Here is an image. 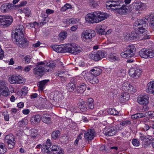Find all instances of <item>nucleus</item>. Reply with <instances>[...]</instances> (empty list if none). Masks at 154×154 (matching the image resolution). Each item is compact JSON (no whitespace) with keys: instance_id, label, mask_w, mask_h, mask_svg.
<instances>
[{"instance_id":"obj_1","label":"nucleus","mask_w":154,"mask_h":154,"mask_svg":"<svg viewBox=\"0 0 154 154\" xmlns=\"http://www.w3.org/2000/svg\"><path fill=\"white\" fill-rule=\"evenodd\" d=\"M55 66V64L52 61L38 62L36 67L33 69V72L35 75L41 76L45 72H52Z\"/></svg>"},{"instance_id":"obj_9","label":"nucleus","mask_w":154,"mask_h":154,"mask_svg":"<svg viewBox=\"0 0 154 154\" xmlns=\"http://www.w3.org/2000/svg\"><path fill=\"white\" fill-rule=\"evenodd\" d=\"M139 54L143 58H152L154 57V51L151 49H143L139 51Z\"/></svg>"},{"instance_id":"obj_22","label":"nucleus","mask_w":154,"mask_h":154,"mask_svg":"<svg viewBox=\"0 0 154 154\" xmlns=\"http://www.w3.org/2000/svg\"><path fill=\"white\" fill-rule=\"evenodd\" d=\"M137 36V33L133 31L129 33H125L123 34L124 39L127 40L135 39Z\"/></svg>"},{"instance_id":"obj_38","label":"nucleus","mask_w":154,"mask_h":154,"mask_svg":"<svg viewBox=\"0 0 154 154\" xmlns=\"http://www.w3.org/2000/svg\"><path fill=\"white\" fill-rule=\"evenodd\" d=\"M42 118V120L44 122L46 123H50L51 118L50 116L48 114H44Z\"/></svg>"},{"instance_id":"obj_33","label":"nucleus","mask_w":154,"mask_h":154,"mask_svg":"<svg viewBox=\"0 0 154 154\" xmlns=\"http://www.w3.org/2000/svg\"><path fill=\"white\" fill-rule=\"evenodd\" d=\"M78 105L81 111H84L87 110V109L85 106L84 102L83 100L82 99H79L78 101Z\"/></svg>"},{"instance_id":"obj_3","label":"nucleus","mask_w":154,"mask_h":154,"mask_svg":"<svg viewBox=\"0 0 154 154\" xmlns=\"http://www.w3.org/2000/svg\"><path fill=\"white\" fill-rule=\"evenodd\" d=\"M149 19V16H146L144 19L137 20L134 23L133 26L134 28L139 26L138 29V31L142 34V37L143 39H146L149 38V35H147V31L145 28L148 27V25L146 23L148 20Z\"/></svg>"},{"instance_id":"obj_23","label":"nucleus","mask_w":154,"mask_h":154,"mask_svg":"<svg viewBox=\"0 0 154 154\" xmlns=\"http://www.w3.org/2000/svg\"><path fill=\"white\" fill-rule=\"evenodd\" d=\"M71 53L74 54H76L82 51V48L77 45L72 44L71 48Z\"/></svg>"},{"instance_id":"obj_40","label":"nucleus","mask_w":154,"mask_h":154,"mask_svg":"<svg viewBox=\"0 0 154 154\" xmlns=\"http://www.w3.org/2000/svg\"><path fill=\"white\" fill-rule=\"evenodd\" d=\"M67 87L68 91L72 92L75 88V85L73 82H70L68 84Z\"/></svg>"},{"instance_id":"obj_36","label":"nucleus","mask_w":154,"mask_h":154,"mask_svg":"<svg viewBox=\"0 0 154 154\" xmlns=\"http://www.w3.org/2000/svg\"><path fill=\"white\" fill-rule=\"evenodd\" d=\"M1 89L2 95L7 97L10 94L8 88L6 86H5L3 88H0Z\"/></svg>"},{"instance_id":"obj_2","label":"nucleus","mask_w":154,"mask_h":154,"mask_svg":"<svg viewBox=\"0 0 154 154\" xmlns=\"http://www.w3.org/2000/svg\"><path fill=\"white\" fill-rule=\"evenodd\" d=\"M24 28L23 25H18L15 30L13 37L14 41L20 47H25L28 45V42L24 37Z\"/></svg>"},{"instance_id":"obj_6","label":"nucleus","mask_w":154,"mask_h":154,"mask_svg":"<svg viewBox=\"0 0 154 154\" xmlns=\"http://www.w3.org/2000/svg\"><path fill=\"white\" fill-rule=\"evenodd\" d=\"M135 52V48L133 45H129L127 46L126 50L120 54L122 57L123 58H129L133 57Z\"/></svg>"},{"instance_id":"obj_16","label":"nucleus","mask_w":154,"mask_h":154,"mask_svg":"<svg viewBox=\"0 0 154 154\" xmlns=\"http://www.w3.org/2000/svg\"><path fill=\"white\" fill-rule=\"evenodd\" d=\"M96 11L88 14L85 17L86 21L89 23H97Z\"/></svg>"},{"instance_id":"obj_48","label":"nucleus","mask_w":154,"mask_h":154,"mask_svg":"<svg viewBox=\"0 0 154 154\" xmlns=\"http://www.w3.org/2000/svg\"><path fill=\"white\" fill-rule=\"evenodd\" d=\"M25 14L26 16L28 17L31 15V11L28 8H24L22 11Z\"/></svg>"},{"instance_id":"obj_25","label":"nucleus","mask_w":154,"mask_h":154,"mask_svg":"<svg viewBox=\"0 0 154 154\" xmlns=\"http://www.w3.org/2000/svg\"><path fill=\"white\" fill-rule=\"evenodd\" d=\"M130 98L129 94L125 92L122 93L119 98V100L121 103H124L128 100Z\"/></svg>"},{"instance_id":"obj_42","label":"nucleus","mask_w":154,"mask_h":154,"mask_svg":"<svg viewBox=\"0 0 154 154\" xmlns=\"http://www.w3.org/2000/svg\"><path fill=\"white\" fill-rule=\"evenodd\" d=\"M87 104L90 109H93L94 107V104L93 99L91 98L88 99L87 102Z\"/></svg>"},{"instance_id":"obj_4","label":"nucleus","mask_w":154,"mask_h":154,"mask_svg":"<svg viewBox=\"0 0 154 154\" xmlns=\"http://www.w3.org/2000/svg\"><path fill=\"white\" fill-rule=\"evenodd\" d=\"M42 151L44 153L49 154H64L62 148L56 145H52L50 140L48 139L42 146Z\"/></svg>"},{"instance_id":"obj_59","label":"nucleus","mask_w":154,"mask_h":154,"mask_svg":"<svg viewBox=\"0 0 154 154\" xmlns=\"http://www.w3.org/2000/svg\"><path fill=\"white\" fill-rule=\"evenodd\" d=\"M26 63H29L31 61V57L27 55L24 58Z\"/></svg>"},{"instance_id":"obj_19","label":"nucleus","mask_w":154,"mask_h":154,"mask_svg":"<svg viewBox=\"0 0 154 154\" xmlns=\"http://www.w3.org/2000/svg\"><path fill=\"white\" fill-rule=\"evenodd\" d=\"M51 97L53 100L56 101H59L63 98V95L62 93L58 91L52 92L51 95Z\"/></svg>"},{"instance_id":"obj_7","label":"nucleus","mask_w":154,"mask_h":154,"mask_svg":"<svg viewBox=\"0 0 154 154\" xmlns=\"http://www.w3.org/2000/svg\"><path fill=\"white\" fill-rule=\"evenodd\" d=\"M95 32L91 29L85 30L82 33V39L85 41L90 40L96 35Z\"/></svg>"},{"instance_id":"obj_46","label":"nucleus","mask_w":154,"mask_h":154,"mask_svg":"<svg viewBox=\"0 0 154 154\" xmlns=\"http://www.w3.org/2000/svg\"><path fill=\"white\" fill-rule=\"evenodd\" d=\"M109 113L113 115H118L119 112L114 108H111L108 110Z\"/></svg>"},{"instance_id":"obj_45","label":"nucleus","mask_w":154,"mask_h":154,"mask_svg":"<svg viewBox=\"0 0 154 154\" xmlns=\"http://www.w3.org/2000/svg\"><path fill=\"white\" fill-rule=\"evenodd\" d=\"M117 10L118 12L121 14H125L127 12L125 6L121 7Z\"/></svg>"},{"instance_id":"obj_21","label":"nucleus","mask_w":154,"mask_h":154,"mask_svg":"<svg viewBox=\"0 0 154 154\" xmlns=\"http://www.w3.org/2000/svg\"><path fill=\"white\" fill-rule=\"evenodd\" d=\"M97 19V23L105 20L108 17L106 13L99 11H96Z\"/></svg>"},{"instance_id":"obj_41","label":"nucleus","mask_w":154,"mask_h":154,"mask_svg":"<svg viewBox=\"0 0 154 154\" xmlns=\"http://www.w3.org/2000/svg\"><path fill=\"white\" fill-rule=\"evenodd\" d=\"M60 132L58 130L53 131L51 134V137L54 140L57 139L60 136Z\"/></svg>"},{"instance_id":"obj_20","label":"nucleus","mask_w":154,"mask_h":154,"mask_svg":"<svg viewBox=\"0 0 154 154\" xmlns=\"http://www.w3.org/2000/svg\"><path fill=\"white\" fill-rule=\"evenodd\" d=\"M95 136V132L94 129L88 130L85 133V138L88 141L92 140Z\"/></svg>"},{"instance_id":"obj_27","label":"nucleus","mask_w":154,"mask_h":154,"mask_svg":"<svg viewBox=\"0 0 154 154\" xmlns=\"http://www.w3.org/2000/svg\"><path fill=\"white\" fill-rule=\"evenodd\" d=\"M109 60L111 62L116 61H119L120 60V58L115 53H110L108 56Z\"/></svg>"},{"instance_id":"obj_30","label":"nucleus","mask_w":154,"mask_h":154,"mask_svg":"<svg viewBox=\"0 0 154 154\" xmlns=\"http://www.w3.org/2000/svg\"><path fill=\"white\" fill-rule=\"evenodd\" d=\"M53 50L58 53L63 52V44L60 45H53L51 46Z\"/></svg>"},{"instance_id":"obj_64","label":"nucleus","mask_w":154,"mask_h":154,"mask_svg":"<svg viewBox=\"0 0 154 154\" xmlns=\"http://www.w3.org/2000/svg\"><path fill=\"white\" fill-rule=\"evenodd\" d=\"M145 142H148L152 140V137L151 136L149 135L146 136Z\"/></svg>"},{"instance_id":"obj_53","label":"nucleus","mask_w":154,"mask_h":154,"mask_svg":"<svg viewBox=\"0 0 154 154\" xmlns=\"http://www.w3.org/2000/svg\"><path fill=\"white\" fill-rule=\"evenodd\" d=\"M67 33L65 32H61L59 34V37L61 40L65 39L67 36Z\"/></svg>"},{"instance_id":"obj_61","label":"nucleus","mask_w":154,"mask_h":154,"mask_svg":"<svg viewBox=\"0 0 154 154\" xmlns=\"http://www.w3.org/2000/svg\"><path fill=\"white\" fill-rule=\"evenodd\" d=\"M69 22L70 23L75 24L78 22V21L75 18H72L69 20Z\"/></svg>"},{"instance_id":"obj_18","label":"nucleus","mask_w":154,"mask_h":154,"mask_svg":"<svg viewBox=\"0 0 154 154\" xmlns=\"http://www.w3.org/2000/svg\"><path fill=\"white\" fill-rule=\"evenodd\" d=\"M133 8L137 11L144 10L146 8V5L141 2H138L133 4Z\"/></svg>"},{"instance_id":"obj_52","label":"nucleus","mask_w":154,"mask_h":154,"mask_svg":"<svg viewBox=\"0 0 154 154\" xmlns=\"http://www.w3.org/2000/svg\"><path fill=\"white\" fill-rule=\"evenodd\" d=\"M18 79H17V83L21 84L24 82V79L21 76L18 75L17 76Z\"/></svg>"},{"instance_id":"obj_12","label":"nucleus","mask_w":154,"mask_h":154,"mask_svg":"<svg viewBox=\"0 0 154 154\" xmlns=\"http://www.w3.org/2000/svg\"><path fill=\"white\" fill-rule=\"evenodd\" d=\"M122 89L125 93L132 94L136 91V90L131 85L127 82H124L122 85Z\"/></svg>"},{"instance_id":"obj_58","label":"nucleus","mask_w":154,"mask_h":154,"mask_svg":"<svg viewBox=\"0 0 154 154\" xmlns=\"http://www.w3.org/2000/svg\"><path fill=\"white\" fill-rule=\"evenodd\" d=\"M131 123V122L129 120H126L121 122L120 125H121L125 126L127 125H130Z\"/></svg>"},{"instance_id":"obj_50","label":"nucleus","mask_w":154,"mask_h":154,"mask_svg":"<svg viewBox=\"0 0 154 154\" xmlns=\"http://www.w3.org/2000/svg\"><path fill=\"white\" fill-rule=\"evenodd\" d=\"M89 5L94 8H96L98 5V3L94 0H90Z\"/></svg>"},{"instance_id":"obj_5","label":"nucleus","mask_w":154,"mask_h":154,"mask_svg":"<svg viewBox=\"0 0 154 154\" xmlns=\"http://www.w3.org/2000/svg\"><path fill=\"white\" fill-rule=\"evenodd\" d=\"M13 21L12 17L9 15H0V26L7 27L11 25Z\"/></svg>"},{"instance_id":"obj_31","label":"nucleus","mask_w":154,"mask_h":154,"mask_svg":"<svg viewBox=\"0 0 154 154\" xmlns=\"http://www.w3.org/2000/svg\"><path fill=\"white\" fill-rule=\"evenodd\" d=\"M86 88V86L85 84L84 83L80 84L77 86L76 89L78 92L81 94L83 93L85 90Z\"/></svg>"},{"instance_id":"obj_11","label":"nucleus","mask_w":154,"mask_h":154,"mask_svg":"<svg viewBox=\"0 0 154 154\" xmlns=\"http://www.w3.org/2000/svg\"><path fill=\"white\" fill-rule=\"evenodd\" d=\"M118 129L115 127L109 126L106 127L104 129L103 134L106 136H111L117 133Z\"/></svg>"},{"instance_id":"obj_37","label":"nucleus","mask_w":154,"mask_h":154,"mask_svg":"<svg viewBox=\"0 0 154 154\" xmlns=\"http://www.w3.org/2000/svg\"><path fill=\"white\" fill-rule=\"evenodd\" d=\"M146 116V113H139L132 115L131 118L132 119H137L145 117Z\"/></svg>"},{"instance_id":"obj_47","label":"nucleus","mask_w":154,"mask_h":154,"mask_svg":"<svg viewBox=\"0 0 154 154\" xmlns=\"http://www.w3.org/2000/svg\"><path fill=\"white\" fill-rule=\"evenodd\" d=\"M37 134V131L35 129H32L30 131V136L31 137L35 138Z\"/></svg>"},{"instance_id":"obj_14","label":"nucleus","mask_w":154,"mask_h":154,"mask_svg":"<svg viewBox=\"0 0 154 154\" xmlns=\"http://www.w3.org/2000/svg\"><path fill=\"white\" fill-rule=\"evenodd\" d=\"M111 2H113L114 3L113 4H110V2H108L106 3V7L108 9L117 10L121 7V5H122V2L120 1H112Z\"/></svg>"},{"instance_id":"obj_34","label":"nucleus","mask_w":154,"mask_h":154,"mask_svg":"<svg viewBox=\"0 0 154 154\" xmlns=\"http://www.w3.org/2000/svg\"><path fill=\"white\" fill-rule=\"evenodd\" d=\"M49 81V80H45L39 82L38 84L39 89L41 91H42L46 85V83Z\"/></svg>"},{"instance_id":"obj_15","label":"nucleus","mask_w":154,"mask_h":154,"mask_svg":"<svg viewBox=\"0 0 154 154\" xmlns=\"http://www.w3.org/2000/svg\"><path fill=\"white\" fill-rule=\"evenodd\" d=\"M142 71L138 68H131L129 70V74L130 76L135 79H137L141 75Z\"/></svg>"},{"instance_id":"obj_60","label":"nucleus","mask_w":154,"mask_h":154,"mask_svg":"<svg viewBox=\"0 0 154 154\" xmlns=\"http://www.w3.org/2000/svg\"><path fill=\"white\" fill-rule=\"evenodd\" d=\"M4 57V52L1 48L0 45V60H2Z\"/></svg>"},{"instance_id":"obj_26","label":"nucleus","mask_w":154,"mask_h":154,"mask_svg":"<svg viewBox=\"0 0 154 154\" xmlns=\"http://www.w3.org/2000/svg\"><path fill=\"white\" fill-rule=\"evenodd\" d=\"M42 118L41 116L39 115L33 116L31 118L30 122L32 125H35L39 122Z\"/></svg>"},{"instance_id":"obj_43","label":"nucleus","mask_w":154,"mask_h":154,"mask_svg":"<svg viewBox=\"0 0 154 154\" xmlns=\"http://www.w3.org/2000/svg\"><path fill=\"white\" fill-rule=\"evenodd\" d=\"M28 123V121L26 119H23L21 121H20L18 122L19 125L20 127H22L26 125Z\"/></svg>"},{"instance_id":"obj_32","label":"nucleus","mask_w":154,"mask_h":154,"mask_svg":"<svg viewBox=\"0 0 154 154\" xmlns=\"http://www.w3.org/2000/svg\"><path fill=\"white\" fill-rule=\"evenodd\" d=\"M91 71L92 72L91 73L97 76L100 75L102 73V71L100 68L97 67H94L91 70Z\"/></svg>"},{"instance_id":"obj_17","label":"nucleus","mask_w":154,"mask_h":154,"mask_svg":"<svg viewBox=\"0 0 154 154\" xmlns=\"http://www.w3.org/2000/svg\"><path fill=\"white\" fill-rule=\"evenodd\" d=\"M149 97L147 94L140 95L137 98L138 103L141 105L146 106L149 103Z\"/></svg>"},{"instance_id":"obj_51","label":"nucleus","mask_w":154,"mask_h":154,"mask_svg":"<svg viewBox=\"0 0 154 154\" xmlns=\"http://www.w3.org/2000/svg\"><path fill=\"white\" fill-rule=\"evenodd\" d=\"M117 75L119 77H122L125 74L124 70L123 69H119L117 72Z\"/></svg>"},{"instance_id":"obj_39","label":"nucleus","mask_w":154,"mask_h":154,"mask_svg":"<svg viewBox=\"0 0 154 154\" xmlns=\"http://www.w3.org/2000/svg\"><path fill=\"white\" fill-rule=\"evenodd\" d=\"M147 16H149L150 19L149 26L152 29H154V15H150Z\"/></svg>"},{"instance_id":"obj_29","label":"nucleus","mask_w":154,"mask_h":154,"mask_svg":"<svg viewBox=\"0 0 154 154\" xmlns=\"http://www.w3.org/2000/svg\"><path fill=\"white\" fill-rule=\"evenodd\" d=\"M106 26L105 25H99L97 27V32L101 35H105L106 34Z\"/></svg>"},{"instance_id":"obj_55","label":"nucleus","mask_w":154,"mask_h":154,"mask_svg":"<svg viewBox=\"0 0 154 154\" xmlns=\"http://www.w3.org/2000/svg\"><path fill=\"white\" fill-rule=\"evenodd\" d=\"M6 148L3 145L0 144V154H3L6 152Z\"/></svg>"},{"instance_id":"obj_8","label":"nucleus","mask_w":154,"mask_h":154,"mask_svg":"<svg viewBox=\"0 0 154 154\" xmlns=\"http://www.w3.org/2000/svg\"><path fill=\"white\" fill-rule=\"evenodd\" d=\"M82 74L86 81L89 82L91 84H95L99 82L97 77L91 73L83 72Z\"/></svg>"},{"instance_id":"obj_56","label":"nucleus","mask_w":154,"mask_h":154,"mask_svg":"<svg viewBox=\"0 0 154 154\" xmlns=\"http://www.w3.org/2000/svg\"><path fill=\"white\" fill-rule=\"evenodd\" d=\"M3 115L4 116L5 120L7 121H8L9 119V116L8 112H4Z\"/></svg>"},{"instance_id":"obj_57","label":"nucleus","mask_w":154,"mask_h":154,"mask_svg":"<svg viewBox=\"0 0 154 154\" xmlns=\"http://www.w3.org/2000/svg\"><path fill=\"white\" fill-rule=\"evenodd\" d=\"M132 143L134 146H139L140 143L137 139H133L132 141Z\"/></svg>"},{"instance_id":"obj_24","label":"nucleus","mask_w":154,"mask_h":154,"mask_svg":"<svg viewBox=\"0 0 154 154\" xmlns=\"http://www.w3.org/2000/svg\"><path fill=\"white\" fill-rule=\"evenodd\" d=\"M147 92L154 95V81H151L147 85Z\"/></svg>"},{"instance_id":"obj_62","label":"nucleus","mask_w":154,"mask_h":154,"mask_svg":"<svg viewBox=\"0 0 154 154\" xmlns=\"http://www.w3.org/2000/svg\"><path fill=\"white\" fill-rule=\"evenodd\" d=\"M6 83L5 81L3 80H0V88H3L6 86Z\"/></svg>"},{"instance_id":"obj_10","label":"nucleus","mask_w":154,"mask_h":154,"mask_svg":"<svg viewBox=\"0 0 154 154\" xmlns=\"http://www.w3.org/2000/svg\"><path fill=\"white\" fill-rule=\"evenodd\" d=\"M106 55V53L102 51H98L97 52L94 54H91L89 55V58L96 61H98Z\"/></svg>"},{"instance_id":"obj_54","label":"nucleus","mask_w":154,"mask_h":154,"mask_svg":"<svg viewBox=\"0 0 154 154\" xmlns=\"http://www.w3.org/2000/svg\"><path fill=\"white\" fill-rule=\"evenodd\" d=\"M60 140L63 143L67 142L68 141V138L66 135H64L61 137Z\"/></svg>"},{"instance_id":"obj_35","label":"nucleus","mask_w":154,"mask_h":154,"mask_svg":"<svg viewBox=\"0 0 154 154\" xmlns=\"http://www.w3.org/2000/svg\"><path fill=\"white\" fill-rule=\"evenodd\" d=\"M72 44H63V52H69L71 53Z\"/></svg>"},{"instance_id":"obj_28","label":"nucleus","mask_w":154,"mask_h":154,"mask_svg":"<svg viewBox=\"0 0 154 154\" xmlns=\"http://www.w3.org/2000/svg\"><path fill=\"white\" fill-rule=\"evenodd\" d=\"M12 7V5L11 4L9 3H5L1 6L0 9L2 12H6L9 11Z\"/></svg>"},{"instance_id":"obj_44","label":"nucleus","mask_w":154,"mask_h":154,"mask_svg":"<svg viewBox=\"0 0 154 154\" xmlns=\"http://www.w3.org/2000/svg\"><path fill=\"white\" fill-rule=\"evenodd\" d=\"M17 79H18L16 75H13L9 78V81L11 84L17 83Z\"/></svg>"},{"instance_id":"obj_13","label":"nucleus","mask_w":154,"mask_h":154,"mask_svg":"<svg viewBox=\"0 0 154 154\" xmlns=\"http://www.w3.org/2000/svg\"><path fill=\"white\" fill-rule=\"evenodd\" d=\"M5 141L7 144L8 148L11 149L14 147L15 141L13 135L11 134L7 135L5 137Z\"/></svg>"},{"instance_id":"obj_49","label":"nucleus","mask_w":154,"mask_h":154,"mask_svg":"<svg viewBox=\"0 0 154 154\" xmlns=\"http://www.w3.org/2000/svg\"><path fill=\"white\" fill-rule=\"evenodd\" d=\"M71 8L72 6L71 5L67 3L62 8L61 11H66L67 9Z\"/></svg>"},{"instance_id":"obj_63","label":"nucleus","mask_w":154,"mask_h":154,"mask_svg":"<svg viewBox=\"0 0 154 154\" xmlns=\"http://www.w3.org/2000/svg\"><path fill=\"white\" fill-rule=\"evenodd\" d=\"M31 68H32V66H29L25 67L23 70L25 72H27L29 71Z\"/></svg>"}]
</instances>
